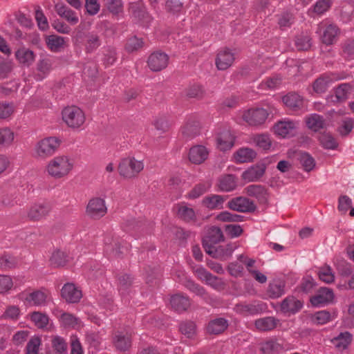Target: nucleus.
I'll use <instances>...</instances> for the list:
<instances>
[{"instance_id": "31", "label": "nucleus", "mask_w": 354, "mask_h": 354, "mask_svg": "<svg viewBox=\"0 0 354 354\" xmlns=\"http://www.w3.org/2000/svg\"><path fill=\"white\" fill-rule=\"evenodd\" d=\"M15 57L19 64L30 66L35 60V53L29 48L22 47L15 53Z\"/></svg>"}, {"instance_id": "1", "label": "nucleus", "mask_w": 354, "mask_h": 354, "mask_svg": "<svg viewBox=\"0 0 354 354\" xmlns=\"http://www.w3.org/2000/svg\"><path fill=\"white\" fill-rule=\"evenodd\" d=\"M72 41L76 46L84 47L86 53H92L102 44L100 36L93 31H88L84 25H79L73 32Z\"/></svg>"}, {"instance_id": "35", "label": "nucleus", "mask_w": 354, "mask_h": 354, "mask_svg": "<svg viewBox=\"0 0 354 354\" xmlns=\"http://www.w3.org/2000/svg\"><path fill=\"white\" fill-rule=\"evenodd\" d=\"M201 125L198 121L189 120L182 128V134L187 139H192L200 134Z\"/></svg>"}, {"instance_id": "27", "label": "nucleus", "mask_w": 354, "mask_h": 354, "mask_svg": "<svg viewBox=\"0 0 354 354\" xmlns=\"http://www.w3.org/2000/svg\"><path fill=\"white\" fill-rule=\"evenodd\" d=\"M129 11L133 17L139 21L147 20L149 17L147 8L141 1L131 3L129 4Z\"/></svg>"}, {"instance_id": "60", "label": "nucleus", "mask_w": 354, "mask_h": 354, "mask_svg": "<svg viewBox=\"0 0 354 354\" xmlns=\"http://www.w3.org/2000/svg\"><path fill=\"white\" fill-rule=\"evenodd\" d=\"M52 346L58 354H63L67 350V344L64 339L60 336H55L53 338Z\"/></svg>"}, {"instance_id": "30", "label": "nucleus", "mask_w": 354, "mask_h": 354, "mask_svg": "<svg viewBox=\"0 0 354 354\" xmlns=\"http://www.w3.org/2000/svg\"><path fill=\"white\" fill-rule=\"evenodd\" d=\"M226 198L217 194L208 195L202 200V205L209 209H220L223 208Z\"/></svg>"}, {"instance_id": "41", "label": "nucleus", "mask_w": 354, "mask_h": 354, "mask_svg": "<svg viewBox=\"0 0 354 354\" xmlns=\"http://www.w3.org/2000/svg\"><path fill=\"white\" fill-rule=\"evenodd\" d=\"M339 32L338 27L334 24L328 25L324 30L322 36V41L326 45L333 44L337 39Z\"/></svg>"}, {"instance_id": "29", "label": "nucleus", "mask_w": 354, "mask_h": 354, "mask_svg": "<svg viewBox=\"0 0 354 354\" xmlns=\"http://www.w3.org/2000/svg\"><path fill=\"white\" fill-rule=\"evenodd\" d=\"M228 325V321L226 319L223 317L216 318L209 322L207 330L209 334L219 335L227 328Z\"/></svg>"}, {"instance_id": "56", "label": "nucleus", "mask_w": 354, "mask_h": 354, "mask_svg": "<svg viewBox=\"0 0 354 354\" xmlns=\"http://www.w3.org/2000/svg\"><path fill=\"white\" fill-rule=\"evenodd\" d=\"M30 319L39 328H45L48 323V317L40 312H33L30 314Z\"/></svg>"}, {"instance_id": "40", "label": "nucleus", "mask_w": 354, "mask_h": 354, "mask_svg": "<svg viewBox=\"0 0 354 354\" xmlns=\"http://www.w3.org/2000/svg\"><path fill=\"white\" fill-rule=\"evenodd\" d=\"M47 295L41 290H35L29 293L25 300L30 305L44 306L46 304Z\"/></svg>"}, {"instance_id": "3", "label": "nucleus", "mask_w": 354, "mask_h": 354, "mask_svg": "<svg viewBox=\"0 0 354 354\" xmlns=\"http://www.w3.org/2000/svg\"><path fill=\"white\" fill-rule=\"evenodd\" d=\"M62 114L63 120L69 127L73 129L79 128L85 122L84 112L76 106L64 108Z\"/></svg>"}, {"instance_id": "21", "label": "nucleus", "mask_w": 354, "mask_h": 354, "mask_svg": "<svg viewBox=\"0 0 354 354\" xmlns=\"http://www.w3.org/2000/svg\"><path fill=\"white\" fill-rule=\"evenodd\" d=\"M61 295L68 303H77L82 297L81 290L73 283H67L61 290Z\"/></svg>"}, {"instance_id": "4", "label": "nucleus", "mask_w": 354, "mask_h": 354, "mask_svg": "<svg viewBox=\"0 0 354 354\" xmlns=\"http://www.w3.org/2000/svg\"><path fill=\"white\" fill-rule=\"evenodd\" d=\"M142 162L134 158H126L121 160L118 166L119 174L125 178H131L143 169Z\"/></svg>"}, {"instance_id": "20", "label": "nucleus", "mask_w": 354, "mask_h": 354, "mask_svg": "<svg viewBox=\"0 0 354 354\" xmlns=\"http://www.w3.org/2000/svg\"><path fill=\"white\" fill-rule=\"evenodd\" d=\"M57 15L66 19L71 25H76L79 22L77 14L63 3H57L55 6Z\"/></svg>"}, {"instance_id": "22", "label": "nucleus", "mask_w": 354, "mask_h": 354, "mask_svg": "<svg viewBox=\"0 0 354 354\" xmlns=\"http://www.w3.org/2000/svg\"><path fill=\"white\" fill-rule=\"evenodd\" d=\"M170 304L172 308L178 313L186 311L191 306L189 298L183 293L172 295L170 299Z\"/></svg>"}, {"instance_id": "10", "label": "nucleus", "mask_w": 354, "mask_h": 354, "mask_svg": "<svg viewBox=\"0 0 354 354\" xmlns=\"http://www.w3.org/2000/svg\"><path fill=\"white\" fill-rule=\"evenodd\" d=\"M268 115L266 109L257 108L245 111L243 115V118L250 125L257 126L263 124Z\"/></svg>"}, {"instance_id": "57", "label": "nucleus", "mask_w": 354, "mask_h": 354, "mask_svg": "<svg viewBox=\"0 0 354 354\" xmlns=\"http://www.w3.org/2000/svg\"><path fill=\"white\" fill-rule=\"evenodd\" d=\"M104 6L113 15H118L122 11L123 3L122 0H103Z\"/></svg>"}, {"instance_id": "62", "label": "nucleus", "mask_w": 354, "mask_h": 354, "mask_svg": "<svg viewBox=\"0 0 354 354\" xmlns=\"http://www.w3.org/2000/svg\"><path fill=\"white\" fill-rule=\"evenodd\" d=\"M332 4V0H318L313 6V11L317 15H322L329 10Z\"/></svg>"}, {"instance_id": "61", "label": "nucleus", "mask_w": 354, "mask_h": 354, "mask_svg": "<svg viewBox=\"0 0 354 354\" xmlns=\"http://www.w3.org/2000/svg\"><path fill=\"white\" fill-rule=\"evenodd\" d=\"M17 264V259L9 254L0 257V268L8 270L15 268Z\"/></svg>"}, {"instance_id": "7", "label": "nucleus", "mask_w": 354, "mask_h": 354, "mask_svg": "<svg viewBox=\"0 0 354 354\" xmlns=\"http://www.w3.org/2000/svg\"><path fill=\"white\" fill-rule=\"evenodd\" d=\"M227 207L231 210L241 213L253 212L257 209L254 203L244 196L232 198L227 202Z\"/></svg>"}, {"instance_id": "59", "label": "nucleus", "mask_w": 354, "mask_h": 354, "mask_svg": "<svg viewBox=\"0 0 354 354\" xmlns=\"http://www.w3.org/2000/svg\"><path fill=\"white\" fill-rule=\"evenodd\" d=\"M41 340L38 336H34L27 343L26 350V354H38Z\"/></svg>"}, {"instance_id": "14", "label": "nucleus", "mask_w": 354, "mask_h": 354, "mask_svg": "<svg viewBox=\"0 0 354 354\" xmlns=\"http://www.w3.org/2000/svg\"><path fill=\"white\" fill-rule=\"evenodd\" d=\"M168 55L161 51L151 53L147 60L149 68L155 72L160 71L165 68L168 65Z\"/></svg>"}, {"instance_id": "55", "label": "nucleus", "mask_w": 354, "mask_h": 354, "mask_svg": "<svg viewBox=\"0 0 354 354\" xmlns=\"http://www.w3.org/2000/svg\"><path fill=\"white\" fill-rule=\"evenodd\" d=\"M64 44V39L57 35H50L46 38V44L52 51H57Z\"/></svg>"}, {"instance_id": "63", "label": "nucleus", "mask_w": 354, "mask_h": 354, "mask_svg": "<svg viewBox=\"0 0 354 354\" xmlns=\"http://www.w3.org/2000/svg\"><path fill=\"white\" fill-rule=\"evenodd\" d=\"M319 278L326 283H330L334 281L335 277L330 266H326L320 269L318 272Z\"/></svg>"}, {"instance_id": "45", "label": "nucleus", "mask_w": 354, "mask_h": 354, "mask_svg": "<svg viewBox=\"0 0 354 354\" xmlns=\"http://www.w3.org/2000/svg\"><path fill=\"white\" fill-rule=\"evenodd\" d=\"M178 216L186 223L196 221V215L194 209L185 205H180L178 209Z\"/></svg>"}, {"instance_id": "28", "label": "nucleus", "mask_w": 354, "mask_h": 354, "mask_svg": "<svg viewBox=\"0 0 354 354\" xmlns=\"http://www.w3.org/2000/svg\"><path fill=\"white\" fill-rule=\"evenodd\" d=\"M306 126L310 130L317 132L326 127L324 116L317 113H313L306 118Z\"/></svg>"}, {"instance_id": "58", "label": "nucleus", "mask_w": 354, "mask_h": 354, "mask_svg": "<svg viewBox=\"0 0 354 354\" xmlns=\"http://www.w3.org/2000/svg\"><path fill=\"white\" fill-rule=\"evenodd\" d=\"M144 42L142 39L133 36L129 38L125 45V49L129 53L138 50L143 46Z\"/></svg>"}, {"instance_id": "26", "label": "nucleus", "mask_w": 354, "mask_h": 354, "mask_svg": "<svg viewBox=\"0 0 354 354\" xmlns=\"http://www.w3.org/2000/svg\"><path fill=\"white\" fill-rule=\"evenodd\" d=\"M351 86L348 83L339 84L335 90V95H330L327 97L328 102L339 103L344 102L348 97Z\"/></svg>"}, {"instance_id": "9", "label": "nucleus", "mask_w": 354, "mask_h": 354, "mask_svg": "<svg viewBox=\"0 0 354 354\" xmlns=\"http://www.w3.org/2000/svg\"><path fill=\"white\" fill-rule=\"evenodd\" d=\"M118 290L122 299L129 300L128 297L133 291L135 278L127 273H121L117 277Z\"/></svg>"}, {"instance_id": "44", "label": "nucleus", "mask_w": 354, "mask_h": 354, "mask_svg": "<svg viewBox=\"0 0 354 354\" xmlns=\"http://www.w3.org/2000/svg\"><path fill=\"white\" fill-rule=\"evenodd\" d=\"M295 45L299 51L308 50L312 45L310 35L307 32L297 35L295 37Z\"/></svg>"}, {"instance_id": "5", "label": "nucleus", "mask_w": 354, "mask_h": 354, "mask_svg": "<svg viewBox=\"0 0 354 354\" xmlns=\"http://www.w3.org/2000/svg\"><path fill=\"white\" fill-rule=\"evenodd\" d=\"M224 241L225 236L222 230L219 227L212 225L207 229L206 234L202 239V245L206 252Z\"/></svg>"}, {"instance_id": "11", "label": "nucleus", "mask_w": 354, "mask_h": 354, "mask_svg": "<svg viewBox=\"0 0 354 354\" xmlns=\"http://www.w3.org/2000/svg\"><path fill=\"white\" fill-rule=\"evenodd\" d=\"M236 248L235 243H229L224 245H216L205 252L212 258L226 261L232 257Z\"/></svg>"}, {"instance_id": "49", "label": "nucleus", "mask_w": 354, "mask_h": 354, "mask_svg": "<svg viewBox=\"0 0 354 354\" xmlns=\"http://www.w3.org/2000/svg\"><path fill=\"white\" fill-rule=\"evenodd\" d=\"M321 145L326 149H335L338 143L330 133H323L319 137Z\"/></svg>"}, {"instance_id": "33", "label": "nucleus", "mask_w": 354, "mask_h": 354, "mask_svg": "<svg viewBox=\"0 0 354 354\" xmlns=\"http://www.w3.org/2000/svg\"><path fill=\"white\" fill-rule=\"evenodd\" d=\"M113 342L116 349L120 351H128L131 346L130 336L121 332H118L114 335Z\"/></svg>"}, {"instance_id": "36", "label": "nucleus", "mask_w": 354, "mask_h": 354, "mask_svg": "<svg viewBox=\"0 0 354 354\" xmlns=\"http://www.w3.org/2000/svg\"><path fill=\"white\" fill-rule=\"evenodd\" d=\"M234 143V137L229 131H222L217 138V145L221 151L230 149Z\"/></svg>"}, {"instance_id": "47", "label": "nucleus", "mask_w": 354, "mask_h": 354, "mask_svg": "<svg viewBox=\"0 0 354 354\" xmlns=\"http://www.w3.org/2000/svg\"><path fill=\"white\" fill-rule=\"evenodd\" d=\"M194 273L199 279L205 281L207 284L211 286H214L218 280L216 276L213 275L202 266L196 268Z\"/></svg>"}, {"instance_id": "53", "label": "nucleus", "mask_w": 354, "mask_h": 354, "mask_svg": "<svg viewBox=\"0 0 354 354\" xmlns=\"http://www.w3.org/2000/svg\"><path fill=\"white\" fill-rule=\"evenodd\" d=\"M196 326L192 321L182 322L179 324V330L187 338H192L196 334Z\"/></svg>"}, {"instance_id": "54", "label": "nucleus", "mask_w": 354, "mask_h": 354, "mask_svg": "<svg viewBox=\"0 0 354 354\" xmlns=\"http://www.w3.org/2000/svg\"><path fill=\"white\" fill-rule=\"evenodd\" d=\"M253 141L258 147L265 151L270 149L272 146L271 139L268 134L255 135L253 138Z\"/></svg>"}, {"instance_id": "2", "label": "nucleus", "mask_w": 354, "mask_h": 354, "mask_svg": "<svg viewBox=\"0 0 354 354\" xmlns=\"http://www.w3.org/2000/svg\"><path fill=\"white\" fill-rule=\"evenodd\" d=\"M72 165L66 156L54 158L48 165L47 171L49 175L56 178H60L72 169Z\"/></svg>"}, {"instance_id": "52", "label": "nucleus", "mask_w": 354, "mask_h": 354, "mask_svg": "<svg viewBox=\"0 0 354 354\" xmlns=\"http://www.w3.org/2000/svg\"><path fill=\"white\" fill-rule=\"evenodd\" d=\"M342 56L348 60L354 59V39H348L342 44Z\"/></svg>"}, {"instance_id": "37", "label": "nucleus", "mask_w": 354, "mask_h": 354, "mask_svg": "<svg viewBox=\"0 0 354 354\" xmlns=\"http://www.w3.org/2000/svg\"><path fill=\"white\" fill-rule=\"evenodd\" d=\"M279 319L274 317H266L255 321V327L260 331L272 330L277 327Z\"/></svg>"}, {"instance_id": "25", "label": "nucleus", "mask_w": 354, "mask_h": 354, "mask_svg": "<svg viewBox=\"0 0 354 354\" xmlns=\"http://www.w3.org/2000/svg\"><path fill=\"white\" fill-rule=\"evenodd\" d=\"M208 154L209 151L205 147L196 145L189 149V159L192 162L199 165L207 158Z\"/></svg>"}, {"instance_id": "17", "label": "nucleus", "mask_w": 354, "mask_h": 354, "mask_svg": "<svg viewBox=\"0 0 354 354\" xmlns=\"http://www.w3.org/2000/svg\"><path fill=\"white\" fill-rule=\"evenodd\" d=\"M298 122L287 120H280L274 126V133L283 138L294 136Z\"/></svg>"}, {"instance_id": "6", "label": "nucleus", "mask_w": 354, "mask_h": 354, "mask_svg": "<svg viewBox=\"0 0 354 354\" xmlns=\"http://www.w3.org/2000/svg\"><path fill=\"white\" fill-rule=\"evenodd\" d=\"M61 143L56 137H48L39 141L35 147L37 154L41 158H46L55 153Z\"/></svg>"}, {"instance_id": "19", "label": "nucleus", "mask_w": 354, "mask_h": 354, "mask_svg": "<svg viewBox=\"0 0 354 354\" xmlns=\"http://www.w3.org/2000/svg\"><path fill=\"white\" fill-rule=\"evenodd\" d=\"M234 54L229 48L221 50L216 58V66L220 71L227 69L234 61Z\"/></svg>"}, {"instance_id": "51", "label": "nucleus", "mask_w": 354, "mask_h": 354, "mask_svg": "<svg viewBox=\"0 0 354 354\" xmlns=\"http://www.w3.org/2000/svg\"><path fill=\"white\" fill-rule=\"evenodd\" d=\"M283 348L276 340L270 339L262 344L261 351L263 354H276Z\"/></svg>"}, {"instance_id": "32", "label": "nucleus", "mask_w": 354, "mask_h": 354, "mask_svg": "<svg viewBox=\"0 0 354 354\" xmlns=\"http://www.w3.org/2000/svg\"><path fill=\"white\" fill-rule=\"evenodd\" d=\"M218 189L222 192H231L237 187V178L233 174L221 176L218 179Z\"/></svg>"}, {"instance_id": "46", "label": "nucleus", "mask_w": 354, "mask_h": 354, "mask_svg": "<svg viewBox=\"0 0 354 354\" xmlns=\"http://www.w3.org/2000/svg\"><path fill=\"white\" fill-rule=\"evenodd\" d=\"M185 286L190 292L194 293L198 297H201L203 299L206 300L209 298V295L206 290L202 286L195 283L192 280H187L185 281Z\"/></svg>"}, {"instance_id": "48", "label": "nucleus", "mask_w": 354, "mask_h": 354, "mask_svg": "<svg viewBox=\"0 0 354 354\" xmlns=\"http://www.w3.org/2000/svg\"><path fill=\"white\" fill-rule=\"evenodd\" d=\"M68 261V256L61 250L55 251L50 259V264L54 267H61L66 265Z\"/></svg>"}, {"instance_id": "42", "label": "nucleus", "mask_w": 354, "mask_h": 354, "mask_svg": "<svg viewBox=\"0 0 354 354\" xmlns=\"http://www.w3.org/2000/svg\"><path fill=\"white\" fill-rule=\"evenodd\" d=\"M332 79L327 75H322L317 78L313 83V89L317 93H325L330 84Z\"/></svg>"}, {"instance_id": "43", "label": "nucleus", "mask_w": 354, "mask_h": 354, "mask_svg": "<svg viewBox=\"0 0 354 354\" xmlns=\"http://www.w3.org/2000/svg\"><path fill=\"white\" fill-rule=\"evenodd\" d=\"M297 159L305 171L309 172L315 167L314 158L307 152L299 151Z\"/></svg>"}, {"instance_id": "38", "label": "nucleus", "mask_w": 354, "mask_h": 354, "mask_svg": "<svg viewBox=\"0 0 354 354\" xmlns=\"http://www.w3.org/2000/svg\"><path fill=\"white\" fill-rule=\"evenodd\" d=\"M352 340V334L348 331H346L340 333L337 337H334L332 339V342L337 349L345 350L348 348L349 345L351 344Z\"/></svg>"}, {"instance_id": "24", "label": "nucleus", "mask_w": 354, "mask_h": 354, "mask_svg": "<svg viewBox=\"0 0 354 354\" xmlns=\"http://www.w3.org/2000/svg\"><path fill=\"white\" fill-rule=\"evenodd\" d=\"M50 211V206L47 203L35 204L30 208L28 217L30 221H39L46 217Z\"/></svg>"}, {"instance_id": "50", "label": "nucleus", "mask_w": 354, "mask_h": 354, "mask_svg": "<svg viewBox=\"0 0 354 354\" xmlns=\"http://www.w3.org/2000/svg\"><path fill=\"white\" fill-rule=\"evenodd\" d=\"M216 220L222 222L239 223L244 221V216L233 214L227 211L220 212L216 216Z\"/></svg>"}, {"instance_id": "12", "label": "nucleus", "mask_w": 354, "mask_h": 354, "mask_svg": "<svg viewBox=\"0 0 354 354\" xmlns=\"http://www.w3.org/2000/svg\"><path fill=\"white\" fill-rule=\"evenodd\" d=\"M107 212L105 201L100 198H91L86 207V214L93 219H99Z\"/></svg>"}, {"instance_id": "16", "label": "nucleus", "mask_w": 354, "mask_h": 354, "mask_svg": "<svg viewBox=\"0 0 354 354\" xmlns=\"http://www.w3.org/2000/svg\"><path fill=\"white\" fill-rule=\"evenodd\" d=\"M285 106L290 111L297 112L304 109V97L295 92H289L282 97Z\"/></svg>"}, {"instance_id": "15", "label": "nucleus", "mask_w": 354, "mask_h": 354, "mask_svg": "<svg viewBox=\"0 0 354 354\" xmlns=\"http://www.w3.org/2000/svg\"><path fill=\"white\" fill-rule=\"evenodd\" d=\"M266 308V304L254 301L252 304L239 303L235 305V311L243 316L255 315L261 313Z\"/></svg>"}, {"instance_id": "23", "label": "nucleus", "mask_w": 354, "mask_h": 354, "mask_svg": "<svg viewBox=\"0 0 354 354\" xmlns=\"http://www.w3.org/2000/svg\"><path fill=\"white\" fill-rule=\"evenodd\" d=\"M245 191L249 196L256 198L261 204H265L268 201V191L263 185H250L245 188Z\"/></svg>"}, {"instance_id": "13", "label": "nucleus", "mask_w": 354, "mask_h": 354, "mask_svg": "<svg viewBox=\"0 0 354 354\" xmlns=\"http://www.w3.org/2000/svg\"><path fill=\"white\" fill-rule=\"evenodd\" d=\"M334 293L331 288L322 287L318 289L317 293L310 298V302L313 306L320 307L328 304L334 299Z\"/></svg>"}, {"instance_id": "39", "label": "nucleus", "mask_w": 354, "mask_h": 354, "mask_svg": "<svg viewBox=\"0 0 354 354\" xmlns=\"http://www.w3.org/2000/svg\"><path fill=\"white\" fill-rule=\"evenodd\" d=\"M267 293L272 299L280 297L285 293V283L283 281L277 279L270 283Z\"/></svg>"}, {"instance_id": "8", "label": "nucleus", "mask_w": 354, "mask_h": 354, "mask_svg": "<svg viewBox=\"0 0 354 354\" xmlns=\"http://www.w3.org/2000/svg\"><path fill=\"white\" fill-rule=\"evenodd\" d=\"M266 168L267 164L265 162H259L245 170L241 178L247 183L259 181L265 174Z\"/></svg>"}, {"instance_id": "64", "label": "nucleus", "mask_w": 354, "mask_h": 354, "mask_svg": "<svg viewBox=\"0 0 354 354\" xmlns=\"http://www.w3.org/2000/svg\"><path fill=\"white\" fill-rule=\"evenodd\" d=\"M352 206V200L346 195H341L338 198L337 209L339 212L346 214Z\"/></svg>"}, {"instance_id": "18", "label": "nucleus", "mask_w": 354, "mask_h": 354, "mask_svg": "<svg viewBox=\"0 0 354 354\" xmlns=\"http://www.w3.org/2000/svg\"><path fill=\"white\" fill-rule=\"evenodd\" d=\"M304 306V302L294 296H288L281 303V310L285 314L295 315Z\"/></svg>"}, {"instance_id": "34", "label": "nucleus", "mask_w": 354, "mask_h": 354, "mask_svg": "<svg viewBox=\"0 0 354 354\" xmlns=\"http://www.w3.org/2000/svg\"><path fill=\"white\" fill-rule=\"evenodd\" d=\"M236 162H250L257 157V152L248 147H242L237 150L234 154Z\"/></svg>"}]
</instances>
